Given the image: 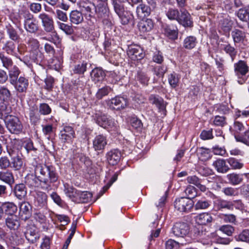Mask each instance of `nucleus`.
I'll use <instances>...</instances> for the list:
<instances>
[{
    "instance_id": "f257e3e1",
    "label": "nucleus",
    "mask_w": 249,
    "mask_h": 249,
    "mask_svg": "<svg viewBox=\"0 0 249 249\" xmlns=\"http://www.w3.org/2000/svg\"><path fill=\"white\" fill-rule=\"evenodd\" d=\"M35 173L41 182L49 186L51 183L57 181L58 178V176L53 166L38 165L35 168Z\"/></svg>"
},
{
    "instance_id": "f03ea898",
    "label": "nucleus",
    "mask_w": 249,
    "mask_h": 249,
    "mask_svg": "<svg viewBox=\"0 0 249 249\" xmlns=\"http://www.w3.org/2000/svg\"><path fill=\"white\" fill-rule=\"evenodd\" d=\"M94 119L98 125L108 130H116L117 129V122L102 112H96L94 115Z\"/></svg>"
},
{
    "instance_id": "7ed1b4c3",
    "label": "nucleus",
    "mask_w": 249,
    "mask_h": 249,
    "mask_svg": "<svg viewBox=\"0 0 249 249\" xmlns=\"http://www.w3.org/2000/svg\"><path fill=\"white\" fill-rule=\"evenodd\" d=\"M249 67L244 60H239L234 64V71L237 77V82L239 84H243L247 79L246 75L249 72Z\"/></svg>"
},
{
    "instance_id": "20e7f679",
    "label": "nucleus",
    "mask_w": 249,
    "mask_h": 249,
    "mask_svg": "<svg viewBox=\"0 0 249 249\" xmlns=\"http://www.w3.org/2000/svg\"><path fill=\"white\" fill-rule=\"evenodd\" d=\"M5 123L7 128L11 133L18 134L22 130V124L16 116H7L5 120Z\"/></svg>"
},
{
    "instance_id": "39448f33",
    "label": "nucleus",
    "mask_w": 249,
    "mask_h": 249,
    "mask_svg": "<svg viewBox=\"0 0 249 249\" xmlns=\"http://www.w3.org/2000/svg\"><path fill=\"white\" fill-rule=\"evenodd\" d=\"M24 20V27L25 29L31 33H36L38 29L37 21L34 18V16L28 11H26L23 15Z\"/></svg>"
},
{
    "instance_id": "423d86ee",
    "label": "nucleus",
    "mask_w": 249,
    "mask_h": 249,
    "mask_svg": "<svg viewBox=\"0 0 249 249\" xmlns=\"http://www.w3.org/2000/svg\"><path fill=\"white\" fill-rule=\"evenodd\" d=\"M175 208L180 212H189L194 206V203L191 199L181 197L177 199L174 202Z\"/></svg>"
},
{
    "instance_id": "0eeeda50",
    "label": "nucleus",
    "mask_w": 249,
    "mask_h": 249,
    "mask_svg": "<svg viewBox=\"0 0 249 249\" xmlns=\"http://www.w3.org/2000/svg\"><path fill=\"white\" fill-rule=\"evenodd\" d=\"M79 7L81 12L88 19L93 18L96 12V8L95 5L89 1L81 2Z\"/></svg>"
},
{
    "instance_id": "6e6552de",
    "label": "nucleus",
    "mask_w": 249,
    "mask_h": 249,
    "mask_svg": "<svg viewBox=\"0 0 249 249\" xmlns=\"http://www.w3.org/2000/svg\"><path fill=\"white\" fill-rule=\"evenodd\" d=\"M108 106L112 108L121 109L128 105L127 99L123 96H116L107 101Z\"/></svg>"
},
{
    "instance_id": "1a4fd4ad",
    "label": "nucleus",
    "mask_w": 249,
    "mask_h": 249,
    "mask_svg": "<svg viewBox=\"0 0 249 249\" xmlns=\"http://www.w3.org/2000/svg\"><path fill=\"white\" fill-rule=\"evenodd\" d=\"M41 20L44 30L47 32H52L54 30L53 21L52 17L45 13H42L38 16Z\"/></svg>"
},
{
    "instance_id": "9d476101",
    "label": "nucleus",
    "mask_w": 249,
    "mask_h": 249,
    "mask_svg": "<svg viewBox=\"0 0 249 249\" xmlns=\"http://www.w3.org/2000/svg\"><path fill=\"white\" fill-rule=\"evenodd\" d=\"M10 83L14 86L18 92L20 93L26 92L29 86L28 79L23 76H20L18 78L14 80V82Z\"/></svg>"
},
{
    "instance_id": "9b49d317",
    "label": "nucleus",
    "mask_w": 249,
    "mask_h": 249,
    "mask_svg": "<svg viewBox=\"0 0 249 249\" xmlns=\"http://www.w3.org/2000/svg\"><path fill=\"white\" fill-rule=\"evenodd\" d=\"M127 53L129 57L134 60L141 59L144 55L142 48L137 45L129 46Z\"/></svg>"
},
{
    "instance_id": "f8f14e48",
    "label": "nucleus",
    "mask_w": 249,
    "mask_h": 249,
    "mask_svg": "<svg viewBox=\"0 0 249 249\" xmlns=\"http://www.w3.org/2000/svg\"><path fill=\"white\" fill-rule=\"evenodd\" d=\"M189 231V226L185 223H176L172 228V232L178 237H183L188 233Z\"/></svg>"
},
{
    "instance_id": "ddd939ff",
    "label": "nucleus",
    "mask_w": 249,
    "mask_h": 249,
    "mask_svg": "<svg viewBox=\"0 0 249 249\" xmlns=\"http://www.w3.org/2000/svg\"><path fill=\"white\" fill-rule=\"evenodd\" d=\"M177 21L185 27H192L193 22L190 14L185 10H181Z\"/></svg>"
},
{
    "instance_id": "4468645a",
    "label": "nucleus",
    "mask_w": 249,
    "mask_h": 249,
    "mask_svg": "<svg viewBox=\"0 0 249 249\" xmlns=\"http://www.w3.org/2000/svg\"><path fill=\"white\" fill-rule=\"evenodd\" d=\"M34 205L38 209L45 207L47 203V195L41 191H36L34 195Z\"/></svg>"
},
{
    "instance_id": "2eb2a0df",
    "label": "nucleus",
    "mask_w": 249,
    "mask_h": 249,
    "mask_svg": "<svg viewBox=\"0 0 249 249\" xmlns=\"http://www.w3.org/2000/svg\"><path fill=\"white\" fill-rule=\"evenodd\" d=\"M75 133L72 127L65 126L60 132V139L63 142L71 141L74 138Z\"/></svg>"
},
{
    "instance_id": "dca6fc26",
    "label": "nucleus",
    "mask_w": 249,
    "mask_h": 249,
    "mask_svg": "<svg viewBox=\"0 0 249 249\" xmlns=\"http://www.w3.org/2000/svg\"><path fill=\"white\" fill-rule=\"evenodd\" d=\"M107 144L106 137L103 135H97L92 141L93 148L96 151L103 150Z\"/></svg>"
},
{
    "instance_id": "f3484780",
    "label": "nucleus",
    "mask_w": 249,
    "mask_h": 249,
    "mask_svg": "<svg viewBox=\"0 0 249 249\" xmlns=\"http://www.w3.org/2000/svg\"><path fill=\"white\" fill-rule=\"evenodd\" d=\"M122 155L121 152L116 149H112L106 154L107 162L110 165H114L120 160Z\"/></svg>"
},
{
    "instance_id": "a211bd4d",
    "label": "nucleus",
    "mask_w": 249,
    "mask_h": 249,
    "mask_svg": "<svg viewBox=\"0 0 249 249\" xmlns=\"http://www.w3.org/2000/svg\"><path fill=\"white\" fill-rule=\"evenodd\" d=\"M231 36L235 45L239 43L245 44L247 41L246 33L241 30L234 29L231 33Z\"/></svg>"
},
{
    "instance_id": "6ab92c4d",
    "label": "nucleus",
    "mask_w": 249,
    "mask_h": 249,
    "mask_svg": "<svg viewBox=\"0 0 249 249\" xmlns=\"http://www.w3.org/2000/svg\"><path fill=\"white\" fill-rule=\"evenodd\" d=\"M20 217L22 220H26L31 215V206L28 202H22L19 205Z\"/></svg>"
},
{
    "instance_id": "aec40b11",
    "label": "nucleus",
    "mask_w": 249,
    "mask_h": 249,
    "mask_svg": "<svg viewBox=\"0 0 249 249\" xmlns=\"http://www.w3.org/2000/svg\"><path fill=\"white\" fill-rule=\"evenodd\" d=\"M138 26L140 31L142 33H145L152 30L154 27V23L152 19L147 18L140 21Z\"/></svg>"
},
{
    "instance_id": "412c9836",
    "label": "nucleus",
    "mask_w": 249,
    "mask_h": 249,
    "mask_svg": "<svg viewBox=\"0 0 249 249\" xmlns=\"http://www.w3.org/2000/svg\"><path fill=\"white\" fill-rule=\"evenodd\" d=\"M213 219L211 215L207 213H201L195 217V221L200 226L211 223Z\"/></svg>"
},
{
    "instance_id": "4be33fe9",
    "label": "nucleus",
    "mask_w": 249,
    "mask_h": 249,
    "mask_svg": "<svg viewBox=\"0 0 249 249\" xmlns=\"http://www.w3.org/2000/svg\"><path fill=\"white\" fill-rule=\"evenodd\" d=\"M5 223L7 227L11 230H18L20 226L19 219L16 215L8 217L6 219Z\"/></svg>"
},
{
    "instance_id": "5701e85b",
    "label": "nucleus",
    "mask_w": 249,
    "mask_h": 249,
    "mask_svg": "<svg viewBox=\"0 0 249 249\" xmlns=\"http://www.w3.org/2000/svg\"><path fill=\"white\" fill-rule=\"evenodd\" d=\"M70 20L71 23L78 25L84 20L83 13L78 10H73L70 14Z\"/></svg>"
},
{
    "instance_id": "b1692460",
    "label": "nucleus",
    "mask_w": 249,
    "mask_h": 249,
    "mask_svg": "<svg viewBox=\"0 0 249 249\" xmlns=\"http://www.w3.org/2000/svg\"><path fill=\"white\" fill-rule=\"evenodd\" d=\"M197 43L196 38L193 36H187L183 40V47L187 50H191L194 48Z\"/></svg>"
},
{
    "instance_id": "393cba45",
    "label": "nucleus",
    "mask_w": 249,
    "mask_h": 249,
    "mask_svg": "<svg viewBox=\"0 0 249 249\" xmlns=\"http://www.w3.org/2000/svg\"><path fill=\"white\" fill-rule=\"evenodd\" d=\"M90 75L92 81L95 83L102 81L105 77V72L102 69L98 68L93 69Z\"/></svg>"
},
{
    "instance_id": "a878e982",
    "label": "nucleus",
    "mask_w": 249,
    "mask_h": 249,
    "mask_svg": "<svg viewBox=\"0 0 249 249\" xmlns=\"http://www.w3.org/2000/svg\"><path fill=\"white\" fill-rule=\"evenodd\" d=\"M15 196L19 199H22L26 196V188L24 184H17L14 188Z\"/></svg>"
},
{
    "instance_id": "bb28decb",
    "label": "nucleus",
    "mask_w": 249,
    "mask_h": 249,
    "mask_svg": "<svg viewBox=\"0 0 249 249\" xmlns=\"http://www.w3.org/2000/svg\"><path fill=\"white\" fill-rule=\"evenodd\" d=\"M213 165L215 167L217 172L219 173H225L229 170L226 161L223 159H218L215 160L213 162Z\"/></svg>"
},
{
    "instance_id": "cd10ccee",
    "label": "nucleus",
    "mask_w": 249,
    "mask_h": 249,
    "mask_svg": "<svg viewBox=\"0 0 249 249\" xmlns=\"http://www.w3.org/2000/svg\"><path fill=\"white\" fill-rule=\"evenodd\" d=\"M3 212L4 211L7 214L14 215L13 214L17 211V206L13 202H4L1 205Z\"/></svg>"
},
{
    "instance_id": "c85d7f7f",
    "label": "nucleus",
    "mask_w": 249,
    "mask_h": 249,
    "mask_svg": "<svg viewBox=\"0 0 249 249\" xmlns=\"http://www.w3.org/2000/svg\"><path fill=\"white\" fill-rule=\"evenodd\" d=\"M0 179L9 185H12L14 183L13 175L9 171L0 172Z\"/></svg>"
},
{
    "instance_id": "c756f323",
    "label": "nucleus",
    "mask_w": 249,
    "mask_h": 249,
    "mask_svg": "<svg viewBox=\"0 0 249 249\" xmlns=\"http://www.w3.org/2000/svg\"><path fill=\"white\" fill-rule=\"evenodd\" d=\"M64 192L66 196L69 197L72 201L75 202L74 199L78 197L79 191L76 190L73 187L68 185H65Z\"/></svg>"
},
{
    "instance_id": "7c9ffc66",
    "label": "nucleus",
    "mask_w": 249,
    "mask_h": 249,
    "mask_svg": "<svg viewBox=\"0 0 249 249\" xmlns=\"http://www.w3.org/2000/svg\"><path fill=\"white\" fill-rule=\"evenodd\" d=\"M151 12V8L144 4H141L136 9L137 16L140 18L148 16Z\"/></svg>"
},
{
    "instance_id": "2f4dec72",
    "label": "nucleus",
    "mask_w": 249,
    "mask_h": 249,
    "mask_svg": "<svg viewBox=\"0 0 249 249\" xmlns=\"http://www.w3.org/2000/svg\"><path fill=\"white\" fill-rule=\"evenodd\" d=\"M78 197L74 199L76 203H87L91 198L92 194L87 191H79Z\"/></svg>"
},
{
    "instance_id": "473e14b6",
    "label": "nucleus",
    "mask_w": 249,
    "mask_h": 249,
    "mask_svg": "<svg viewBox=\"0 0 249 249\" xmlns=\"http://www.w3.org/2000/svg\"><path fill=\"white\" fill-rule=\"evenodd\" d=\"M229 182L233 185H236L241 183L243 181V175L235 173L230 174L227 175Z\"/></svg>"
},
{
    "instance_id": "72a5a7b5",
    "label": "nucleus",
    "mask_w": 249,
    "mask_h": 249,
    "mask_svg": "<svg viewBox=\"0 0 249 249\" xmlns=\"http://www.w3.org/2000/svg\"><path fill=\"white\" fill-rule=\"evenodd\" d=\"M191 236L195 239H200L203 238L206 234V232L203 231V227L200 225L195 226L191 231Z\"/></svg>"
},
{
    "instance_id": "f704fd0d",
    "label": "nucleus",
    "mask_w": 249,
    "mask_h": 249,
    "mask_svg": "<svg viewBox=\"0 0 249 249\" xmlns=\"http://www.w3.org/2000/svg\"><path fill=\"white\" fill-rule=\"evenodd\" d=\"M187 181L189 183L196 185L201 191L204 192L206 190L205 186L201 184L200 180L196 176H192L187 177Z\"/></svg>"
},
{
    "instance_id": "c9c22d12",
    "label": "nucleus",
    "mask_w": 249,
    "mask_h": 249,
    "mask_svg": "<svg viewBox=\"0 0 249 249\" xmlns=\"http://www.w3.org/2000/svg\"><path fill=\"white\" fill-rule=\"evenodd\" d=\"M7 70L8 71L9 82H14V80L18 78V76L20 73L19 68L14 65Z\"/></svg>"
},
{
    "instance_id": "e433bc0d",
    "label": "nucleus",
    "mask_w": 249,
    "mask_h": 249,
    "mask_svg": "<svg viewBox=\"0 0 249 249\" xmlns=\"http://www.w3.org/2000/svg\"><path fill=\"white\" fill-rule=\"evenodd\" d=\"M6 32L9 37L13 41H17L19 38V36L18 34L16 29L12 25L8 24L6 26Z\"/></svg>"
},
{
    "instance_id": "4c0bfd02",
    "label": "nucleus",
    "mask_w": 249,
    "mask_h": 249,
    "mask_svg": "<svg viewBox=\"0 0 249 249\" xmlns=\"http://www.w3.org/2000/svg\"><path fill=\"white\" fill-rule=\"evenodd\" d=\"M221 47L227 54L230 55L233 61L237 54V51L229 43L222 44Z\"/></svg>"
},
{
    "instance_id": "58836bf2",
    "label": "nucleus",
    "mask_w": 249,
    "mask_h": 249,
    "mask_svg": "<svg viewBox=\"0 0 249 249\" xmlns=\"http://www.w3.org/2000/svg\"><path fill=\"white\" fill-rule=\"evenodd\" d=\"M215 206L218 210H221L223 209L230 211L231 210V201L223 199L217 200L215 202Z\"/></svg>"
},
{
    "instance_id": "ea45409f",
    "label": "nucleus",
    "mask_w": 249,
    "mask_h": 249,
    "mask_svg": "<svg viewBox=\"0 0 249 249\" xmlns=\"http://www.w3.org/2000/svg\"><path fill=\"white\" fill-rule=\"evenodd\" d=\"M217 217L225 223H230L236 225V216L233 214L219 213Z\"/></svg>"
},
{
    "instance_id": "a19ab883",
    "label": "nucleus",
    "mask_w": 249,
    "mask_h": 249,
    "mask_svg": "<svg viewBox=\"0 0 249 249\" xmlns=\"http://www.w3.org/2000/svg\"><path fill=\"white\" fill-rule=\"evenodd\" d=\"M0 60L2 63V66L7 70L14 65L12 59L5 56L3 52H0Z\"/></svg>"
},
{
    "instance_id": "79ce46f5",
    "label": "nucleus",
    "mask_w": 249,
    "mask_h": 249,
    "mask_svg": "<svg viewBox=\"0 0 249 249\" xmlns=\"http://www.w3.org/2000/svg\"><path fill=\"white\" fill-rule=\"evenodd\" d=\"M26 238L30 242L34 243L39 238V235L35 230L29 229L25 233Z\"/></svg>"
},
{
    "instance_id": "37998d69",
    "label": "nucleus",
    "mask_w": 249,
    "mask_h": 249,
    "mask_svg": "<svg viewBox=\"0 0 249 249\" xmlns=\"http://www.w3.org/2000/svg\"><path fill=\"white\" fill-rule=\"evenodd\" d=\"M249 11L248 5L240 9L237 13L238 18L243 21H249Z\"/></svg>"
},
{
    "instance_id": "c03bdc74",
    "label": "nucleus",
    "mask_w": 249,
    "mask_h": 249,
    "mask_svg": "<svg viewBox=\"0 0 249 249\" xmlns=\"http://www.w3.org/2000/svg\"><path fill=\"white\" fill-rule=\"evenodd\" d=\"M179 79V75L175 72L170 74L168 77V82L173 88H175L178 86Z\"/></svg>"
},
{
    "instance_id": "a18cd8bd",
    "label": "nucleus",
    "mask_w": 249,
    "mask_h": 249,
    "mask_svg": "<svg viewBox=\"0 0 249 249\" xmlns=\"http://www.w3.org/2000/svg\"><path fill=\"white\" fill-rule=\"evenodd\" d=\"M118 16L121 19L122 24L123 25L128 24L133 18V15L130 12L126 11L124 12Z\"/></svg>"
},
{
    "instance_id": "49530a36",
    "label": "nucleus",
    "mask_w": 249,
    "mask_h": 249,
    "mask_svg": "<svg viewBox=\"0 0 249 249\" xmlns=\"http://www.w3.org/2000/svg\"><path fill=\"white\" fill-rule=\"evenodd\" d=\"M246 123L243 124L238 121H235L231 127L232 131L234 133V136L237 135L236 134L244 131L246 128Z\"/></svg>"
},
{
    "instance_id": "de8ad7c7",
    "label": "nucleus",
    "mask_w": 249,
    "mask_h": 249,
    "mask_svg": "<svg viewBox=\"0 0 249 249\" xmlns=\"http://www.w3.org/2000/svg\"><path fill=\"white\" fill-rule=\"evenodd\" d=\"M11 166L16 170L20 169L23 165V162L21 158L18 156H16L12 158Z\"/></svg>"
},
{
    "instance_id": "09e8293b",
    "label": "nucleus",
    "mask_w": 249,
    "mask_h": 249,
    "mask_svg": "<svg viewBox=\"0 0 249 249\" xmlns=\"http://www.w3.org/2000/svg\"><path fill=\"white\" fill-rule=\"evenodd\" d=\"M149 100L153 104H155L160 109L164 108L163 99L158 95H151Z\"/></svg>"
},
{
    "instance_id": "8fccbe9b",
    "label": "nucleus",
    "mask_w": 249,
    "mask_h": 249,
    "mask_svg": "<svg viewBox=\"0 0 249 249\" xmlns=\"http://www.w3.org/2000/svg\"><path fill=\"white\" fill-rule=\"evenodd\" d=\"M235 239L237 241L249 243V230L245 229L243 230L238 235L235 236Z\"/></svg>"
},
{
    "instance_id": "3c124183",
    "label": "nucleus",
    "mask_w": 249,
    "mask_h": 249,
    "mask_svg": "<svg viewBox=\"0 0 249 249\" xmlns=\"http://www.w3.org/2000/svg\"><path fill=\"white\" fill-rule=\"evenodd\" d=\"M11 97V92L6 88L1 86L0 87V100L8 101Z\"/></svg>"
},
{
    "instance_id": "603ef678",
    "label": "nucleus",
    "mask_w": 249,
    "mask_h": 249,
    "mask_svg": "<svg viewBox=\"0 0 249 249\" xmlns=\"http://www.w3.org/2000/svg\"><path fill=\"white\" fill-rule=\"evenodd\" d=\"M16 46L14 43L12 41H7L2 47L4 50L7 54L13 55L15 52Z\"/></svg>"
},
{
    "instance_id": "864d4df0",
    "label": "nucleus",
    "mask_w": 249,
    "mask_h": 249,
    "mask_svg": "<svg viewBox=\"0 0 249 249\" xmlns=\"http://www.w3.org/2000/svg\"><path fill=\"white\" fill-rule=\"evenodd\" d=\"M211 205V201L206 199H200L195 205L196 210H201L208 208Z\"/></svg>"
},
{
    "instance_id": "5fc2aeb1",
    "label": "nucleus",
    "mask_w": 249,
    "mask_h": 249,
    "mask_svg": "<svg viewBox=\"0 0 249 249\" xmlns=\"http://www.w3.org/2000/svg\"><path fill=\"white\" fill-rule=\"evenodd\" d=\"M87 66V63L85 62L79 63L74 66L73 71L74 73L83 74L86 71Z\"/></svg>"
},
{
    "instance_id": "6e6d98bb",
    "label": "nucleus",
    "mask_w": 249,
    "mask_h": 249,
    "mask_svg": "<svg viewBox=\"0 0 249 249\" xmlns=\"http://www.w3.org/2000/svg\"><path fill=\"white\" fill-rule=\"evenodd\" d=\"M219 230L228 236H231L234 231V228L230 225H224L219 227Z\"/></svg>"
},
{
    "instance_id": "4d7b16f0",
    "label": "nucleus",
    "mask_w": 249,
    "mask_h": 249,
    "mask_svg": "<svg viewBox=\"0 0 249 249\" xmlns=\"http://www.w3.org/2000/svg\"><path fill=\"white\" fill-rule=\"evenodd\" d=\"M235 139L237 142H241L247 145H249V129L245 132L244 136L235 135Z\"/></svg>"
},
{
    "instance_id": "13d9d810",
    "label": "nucleus",
    "mask_w": 249,
    "mask_h": 249,
    "mask_svg": "<svg viewBox=\"0 0 249 249\" xmlns=\"http://www.w3.org/2000/svg\"><path fill=\"white\" fill-rule=\"evenodd\" d=\"M228 162L233 169H240L244 165L240 160L232 158H229L228 160Z\"/></svg>"
},
{
    "instance_id": "bf43d9fd",
    "label": "nucleus",
    "mask_w": 249,
    "mask_h": 249,
    "mask_svg": "<svg viewBox=\"0 0 249 249\" xmlns=\"http://www.w3.org/2000/svg\"><path fill=\"white\" fill-rule=\"evenodd\" d=\"M111 90V89L108 86L99 89L96 94V98L98 99H101L103 97L108 95Z\"/></svg>"
},
{
    "instance_id": "052dcab7",
    "label": "nucleus",
    "mask_w": 249,
    "mask_h": 249,
    "mask_svg": "<svg viewBox=\"0 0 249 249\" xmlns=\"http://www.w3.org/2000/svg\"><path fill=\"white\" fill-rule=\"evenodd\" d=\"M57 24L59 29L66 34L71 35L73 33V29L71 26L60 22H58Z\"/></svg>"
},
{
    "instance_id": "680f3d73",
    "label": "nucleus",
    "mask_w": 249,
    "mask_h": 249,
    "mask_svg": "<svg viewBox=\"0 0 249 249\" xmlns=\"http://www.w3.org/2000/svg\"><path fill=\"white\" fill-rule=\"evenodd\" d=\"M164 34L169 38L176 39L178 37V32L176 30L172 29L170 27L167 26L164 28Z\"/></svg>"
},
{
    "instance_id": "e2e57ef3",
    "label": "nucleus",
    "mask_w": 249,
    "mask_h": 249,
    "mask_svg": "<svg viewBox=\"0 0 249 249\" xmlns=\"http://www.w3.org/2000/svg\"><path fill=\"white\" fill-rule=\"evenodd\" d=\"M184 193L189 199L193 198L196 196V188L191 185H189L184 190Z\"/></svg>"
},
{
    "instance_id": "0e129e2a",
    "label": "nucleus",
    "mask_w": 249,
    "mask_h": 249,
    "mask_svg": "<svg viewBox=\"0 0 249 249\" xmlns=\"http://www.w3.org/2000/svg\"><path fill=\"white\" fill-rule=\"evenodd\" d=\"M179 12L177 9H170L166 13V16L171 20H178Z\"/></svg>"
},
{
    "instance_id": "69168bd1",
    "label": "nucleus",
    "mask_w": 249,
    "mask_h": 249,
    "mask_svg": "<svg viewBox=\"0 0 249 249\" xmlns=\"http://www.w3.org/2000/svg\"><path fill=\"white\" fill-rule=\"evenodd\" d=\"M101 17H106L108 15V9L104 4H99L96 8V12Z\"/></svg>"
},
{
    "instance_id": "338daca9",
    "label": "nucleus",
    "mask_w": 249,
    "mask_h": 249,
    "mask_svg": "<svg viewBox=\"0 0 249 249\" xmlns=\"http://www.w3.org/2000/svg\"><path fill=\"white\" fill-rule=\"evenodd\" d=\"M213 123L216 126H223L226 124V118L224 116H216L214 118Z\"/></svg>"
},
{
    "instance_id": "774afa93",
    "label": "nucleus",
    "mask_w": 249,
    "mask_h": 249,
    "mask_svg": "<svg viewBox=\"0 0 249 249\" xmlns=\"http://www.w3.org/2000/svg\"><path fill=\"white\" fill-rule=\"evenodd\" d=\"M167 71V69L164 66H158L154 68V73L159 77H163Z\"/></svg>"
}]
</instances>
